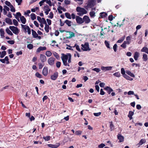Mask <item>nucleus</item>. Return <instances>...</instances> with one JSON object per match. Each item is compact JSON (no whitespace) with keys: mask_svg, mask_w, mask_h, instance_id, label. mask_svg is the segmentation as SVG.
Returning a JSON list of instances; mask_svg holds the SVG:
<instances>
[{"mask_svg":"<svg viewBox=\"0 0 148 148\" xmlns=\"http://www.w3.org/2000/svg\"><path fill=\"white\" fill-rule=\"evenodd\" d=\"M71 56L70 53H68L66 55L62 54L61 57V58L62 60L63 64L65 66H69V63L71 62Z\"/></svg>","mask_w":148,"mask_h":148,"instance_id":"obj_1","label":"nucleus"},{"mask_svg":"<svg viewBox=\"0 0 148 148\" xmlns=\"http://www.w3.org/2000/svg\"><path fill=\"white\" fill-rule=\"evenodd\" d=\"M96 1L95 0H88L87 3L86 4V5L84 6V8L88 10L89 8H91L92 10H95V8H93L96 4Z\"/></svg>","mask_w":148,"mask_h":148,"instance_id":"obj_2","label":"nucleus"},{"mask_svg":"<svg viewBox=\"0 0 148 148\" xmlns=\"http://www.w3.org/2000/svg\"><path fill=\"white\" fill-rule=\"evenodd\" d=\"M76 10L78 12L77 14L79 16L86 14L87 13V12L85 9L79 7H77L76 8Z\"/></svg>","mask_w":148,"mask_h":148,"instance_id":"obj_3","label":"nucleus"},{"mask_svg":"<svg viewBox=\"0 0 148 148\" xmlns=\"http://www.w3.org/2000/svg\"><path fill=\"white\" fill-rule=\"evenodd\" d=\"M22 29L23 32L26 33H27L29 35L31 34V30L29 26L27 25H23L21 24V25Z\"/></svg>","mask_w":148,"mask_h":148,"instance_id":"obj_4","label":"nucleus"},{"mask_svg":"<svg viewBox=\"0 0 148 148\" xmlns=\"http://www.w3.org/2000/svg\"><path fill=\"white\" fill-rule=\"evenodd\" d=\"M9 29L15 34L17 35L19 33V30L17 27L14 26H10L9 27Z\"/></svg>","mask_w":148,"mask_h":148,"instance_id":"obj_5","label":"nucleus"},{"mask_svg":"<svg viewBox=\"0 0 148 148\" xmlns=\"http://www.w3.org/2000/svg\"><path fill=\"white\" fill-rule=\"evenodd\" d=\"M82 48L84 51H89L90 49L89 47V44L88 42L85 43L84 45L82 44Z\"/></svg>","mask_w":148,"mask_h":148,"instance_id":"obj_6","label":"nucleus"},{"mask_svg":"<svg viewBox=\"0 0 148 148\" xmlns=\"http://www.w3.org/2000/svg\"><path fill=\"white\" fill-rule=\"evenodd\" d=\"M55 59L53 57H51L49 58L48 60V64L51 65H53L55 63Z\"/></svg>","mask_w":148,"mask_h":148,"instance_id":"obj_7","label":"nucleus"},{"mask_svg":"<svg viewBox=\"0 0 148 148\" xmlns=\"http://www.w3.org/2000/svg\"><path fill=\"white\" fill-rule=\"evenodd\" d=\"M32 35L33 38H38L39 39L41 38V37L40 36H38V34L33 29H32Z\"/></svg>","mask_w":148,"mask_h":148,"instance_id":"obj_8","label":"nucleus"},{"mask_svg":"<svg viewBox=\"0 0 148 148\" xmlns=\"http://www.w3.org/2000/svg\"><path fill=\"white\" fill-rule=\"evenodd\" d=\"M37 20L40 23H44L45 24L47 23L46 21L44 18H41L39 16H37Z\"/></svg>","mask_w":148,"mask_h":148,"instance_id":"obj_9","label":"nucleus"},{"mask_svg":"<svg viewBox=\"0 0 148 148\" xmlns=\"http://www.w3.org/2000/svg\"><path fill=\"white\" fill-rule=\"evenodd\" d=\"M0 61L3 63H6L7 64H8L10 63L8 57L7 56L5 57L3 59H0Z\"/></svg>","mask_w":148,"mask_h":148,"instance_id":"obj_10","label":"nucleus"},{"mask_svg":"<svg viewBox=\"0 0 148 148\" xmlns=\"http://www.w3.org/2000/svg\"><path fill=\"white\" fill-rule=\"evenodd\" d=\"M83 20L84 21V22L86 24L88 23L90 21V20L89 17L86 15L84 16L83 17Z\"/></svg>","mask_w":148,"mask_h":148,"instance_id":"obj_11","label":"nucleus"},{"mask_svg":"<svg viewBox=\"0 0 148 148\" xmlns=\"http://www.w3.org/2000/svg\"><path fill=\"white\" fill-rule=\"evenodd\" d=\"M76 20L77 23L79 24H82L84 23L83 18L78 16H76Z\"/></svg>","mask_w":148,"mask_h":148,"instance_id":"obj_12","label":"nucleus"},{"mask_svg":"<svg viewBox=\"0 0 148 148\" xmlns=\"http://www.w3.org/2000/svg\"><path fill=\"white\" fill-rule=\"evenodd\" d=\"M60 32H65L66 33H69V37H67V38H71L74 37L75 36V34L73 32H69V31H60Z\"/></svg>","mask_w":148,"mask_h":148,"instance_id":"obj_13","label":"nucleus"},{"mask_svg":"<svg viewBox=\"0 0 148 148\" xmlns=\"http://www.w3.org/2000/svg\"><path fill=\"white\" fill-rule=\"evenodd\" d=\"M48 68L47 66H45L42 71V73L45 76H47L48 74Z\"/></svg>","mask_w":148,"mask_h":148,"instance_id":"obj_14","label":"nucleus"},{"mask_svg":"<svg viewBox=\"0 0 148 148\" xmlns=\"http://www.w3.org/2000/svg\"><path fill=\"white\" fill-rule=\"evenodd\" d=\"M60 144L59 143H57L55 145L48 144L47 145L50 147L51 148H57L59 146Z\"/></svg>","mask_w":148,"mask_h":148,"instance_id":"obj_15","label":"nucleus"},{"mask_svg":"<svg viewBox=\"0 0 148 148\" xmlns=\"http://www.w3.org/2000/svg\"><path fill=\"white\" fill-rule=\"evenodd\" d=\"M58 76V73L57 72H55L53 75L51 77V79L53 80H56Z\"/></svg>","mask_w":148,"mask_h":148,"instance_id":"obj_16","label":"nucleus"},{"mask_svg":"<svg viewBox=\"0 0 148 148\" xmlns=\"http://www.w3.org/2000/svg\"><path fill=\"white\" fill-rule=\"evenodd\" d=\"M146 140L144 139H142L140 140L139 143L136 145L138 147H139L140 146L142 145L143 144L145 143L146 142Z\"/></svg>","mask_w":148,"mask_h":148,"instance_id":"obj_17","label":"nucleus"},{"mask_svg":"<svg viewBox=\"0 0 148 148\" xmlns=\"http://www.w3.org/2000/svg\"><path fill=\"white\" fill-rule=\"evenodd\" d=\"M40 59L42 62H45L46 60V57L45 55L41 54L40 55Z\"/></svg>","mask_w":148,"mask_h":148,"instance_id":"obj_18","label":"nucleus"},{"mask_svg":"<svg viewBox=\"0 0 148 148\" xmlns=\"http://www.w3.org/2000/svg\"><path fill=\"white\" fill-rule=\"evenodd\" d=\"M47 48L45 47H40L36 50V52L37 53H39L41 51H44L46 50Z\"/></svg>","mask_w":148,"mask_h":148,"instance_id":"obj_19","label":"nucleus"},{"mask_svg":"<svg viewBox=\"0 0 148 148\" xmlns=\"http://www.w3.org/2000/svg\"><path fill=\"white\" fill-rule=\"evenodd\" d=\"M118 139L119 140V142H123L124 141V137L120 134H118L117 136Z\"/></svg>","mask_w":148,"mask_h":148,"instance_id":"obj_20","label":"nucleus"},{"mask_svg":"<svg viewBox=\"0 0 148 148\" xmlns=\"http://www.w3.org/2000/svg\"><path fill=\"white\" fill-rule=\"evenodd\" d=\"M112 66H106L104 67L102 66V71H105L111 70L112 69Z\"/></svg>","mask_w":148,"mask_h":148,"instance_id":"obj_21","label":"nucleus"},{"mask_svg":"<svg viewBox=\"0 0 148 148\" xmlns=\"http://www.w3.org/2000/svg\"><path fill=\"white\" fill-rule=\"evenodd\" d=\"M5 21L6 23L9 25H11L12 24V20L9 18H6L5 19Z\"/></svg>","mask_w":148,"mask_h":148,"instance_id":"obj_22","label":"nucleus"},{"mask_svg":"<svg viewBox=\"0 0 148 148\" xmlns=\"http://www.w3.org/2000/svg\"><path fill=\"white\" fill-rule=\"evenodd\" d=\"M20 19L21 22L23 24H25L26 21V19L23 16L20 17Z\"/></svg>","mask_w":148,"mask_h":148,"instance_id":"obj_23","label":"nucleus"},{"mask_svg":"<svg viewBox=\"0 0 148 148\" xmlns=\"http://www.w3.org/2000/svg\"><path fill=\"white\" fill-rule=\"evenodd\" d=\"M5 32L4 30L3 29H0V34L1 38H4V36Z\"/></svg>","mask_w":148,"mask_h":148,"instance_id":"obj_24","label":"nucleus"},{"mask_svg":"<svg viewBox=\"0 0 148 148\" xmlns=\"http://www.w3.org/2000/svg\"><path fill=\"white\" fill-rule=\"evenodd\" d=\"M139 57V53L138 52L136 51L134 53V58L135 60H138V58Z\"/></svg>","mask_w":148,"mask_h":148,"instance_id":"obj_25","label":"nucleus"},{"mask_svg":"<svg viewBox=\"0 0 148 148\" xmlns=\"http://www.w3.org/2000/svg\"><path fill=\"white\" fill-rule=\"evenodd\" d=\"M104 89L106 90L108 92H111L113 91L112 89L110 87L107 86L104 88Z\"/></svg>","mask_w":148,"mask_h":148,"instance_id":"obj_26","label":"nucleus"},{"mask_svg":"<svg viewBox=\"0 0 148 148\" xmlns=\"http://www.w3.org/2000/svg\"><path fill=\"white\" fill-rule=\"evenodd\" d=\"M64 23L68 25L69 26H71L72 25V22L71 21L69 20H66L64 21Z\"/></svg>","mask_w":148,"mask_h":148,"instance_id":"obj_27","label":"nucleus"},{"mask_svg":"<svg viewBox=\"0 0 148 148\" xmlns=\"http://www.w3.org/2000/svg\"><path fill=\"white\" fill-rule=\"evenodd\" d=\"M141 51L145 52L148 54V48L145 47H144L141 49Z\"/></svg>","mask_w":148,"mask_h":148,"instance_id":"obj_28","label":"nucleus"},{"mask_svg":"<svg viewBox=\"0 0 148 148\" xmlns=\"http://www.w3.org/2000/svg\"><path fill=\"white\" fill-rule=\"evenodd\" d=\"M126 72L127 74L130 75V76L134 77H135V75L134 74L132 73L129 70H127L126 71Z\"/></svg>","mask_w":148,"mask_h":148,"instance_id":"obj_29","label":"nucleus"},{"mask_svg":"<svg viewBox=\"0 0 148 148\" xmlns=\"http://www.w3.org/2000/svg\"><path fill=\"white\" fill-rule=\"evenodd\" d=\"M21 14L20 12H17L15 15V18L18 20H19V17H21Z\"/></svg>","mask_w":148,"mask_h":148,"instance_id":"obj_30","label":"nucleus"},{"mask_svg":"<svg viewBox=\"0 0 148 148\" xmlns=\"http://www.w3.org/2000/svg\"><path fill=\"white\" fill-rule=\"evenodd\" d=\"M5 31L6 33L9 35H10V36H12L13 35V34H12V32L8 28H7L6 29Z\"/></svg>","mask_w":148,"mask_h":148,"instance_id":"obj_31","label":"nucleus"},{"mask_svg":"<svg viewBox=\"0 0 148 148\" xmlns=\"http://www.w3.org/2000/svg\"><path fill=\"white\" fill-rule=\"evenodd\" d=\"M143 59L144 61L146 62L148 60L147 55L146 54H143Z\"/></svg>","mask_w":148,"mask_h":148,"instance_id":"obj_32","label":"nucleus"},{"mask_svg":"<svg viewBox=\"0 0 148 148\" xmlns=\"http://www.w3.org/2000/svg\"><path fill=\"white\" fill-rule=\"evenodd\" d=\"M123 77L126 79H127L130 80V81H132L133 80V78H131L130 76H129L128 75H127V74H125L123 76Z\"/></svg>","mask_w":148,"mask_h":148,"instance_id":"obj_33","label":"nucleus"},{"mask_svg":"<svg viewBox=\"0 0 148 148\" xmlns=\"http://www.w3.org/2000/svg\"><path fill=\"white\" fill-rule=\"evenodd\" d=\"M44 10L45 11H50L51 10V9L49 6L46 5H45L44 7Z\"/></svg>","mask_w":148,"mask_h":148,"instance_id":"obj_34","label":"nucleus"},{"mask_svg":"<svg viewBox=\"0 0 148 148\" xmlns=\"http://www.w3.org/2000/svg\"><path fill=\"white\" fill-rule=\"evenodd\" d=\"M30 16L31 19L32 20H34L36 19V16L35 14L33 13H32L30 15Z\"/></svg>","mask_w":148,"mask_h":148,"instance_id":"obj_35","label":"nucleus"},{"mask_svg":"<svg viewBox=\"0 0 148 148\" xmlns=\"http://www.w3.org/2000/svg\"><path fill=\"white\" fill-rule=\"evenodd\" d=\"M49 26L48 25L47 23L45 24V31L47 32L48 33L49 32Z\"/></svg>","mask_w":148,"mask_h":148,"instance_id":"obj_36","label":"nucleus"},{"mask_svg":"<svg viewBox=\"0 0 148 148\" xmlns=\"http://www.w3.org/2000/svg\"><path fill=\"white\" fill-rule=\"evenodd\" d=\"M6 54V52L5 51H3L1 52L0 58H3Z\"/></svg>","mask_w":148,"mask_h":148,"instance_id":"obj_37","label":"nucleus"},{"mask_svg":"<svg viewBox=\"0 0 148 148\" xmlns=\"http://www.w3.org/2000/svg\"><path fill=\"white\" fill-rule=\"evenodd\" d=\"M53 56L57 59H58L60 58V56L58 54L55 52H53Z\"/></svg>","mask_w":148,"mask_h":148,"instance_id":"obj_38","label":"nucleus"},{"mask_svg":"<svg viewBox=\"0 0 148 148\" xmlns=\"http://www.w3.org/2000/svg\"><path fill=\"white\" fill-rule=\"evenodd\" d=\"M90 16L92 18H94L95 16V13L93 11H91L89 13Z\"/></svg>","mask_w":148,"mask_h":148,"instance_id":"obj_39","label":"nucleus"},{"mask_svg":"<svg viewBox=\"0 0 148 148\" xmlns=\"http://www.w3.org/2000/svg\"><path fill=\"white\" fill-rule=\"evenodd\" d=\"M73 47H75L76 49L79 52L81 51V50L79 46L77 45L76 44H75V45Z\"/></svg>","mask_w":148,"mask_h":148,"instance_id":"obj_40","label":"nucleus"},{"mask_svg":"<svg viewBox=\"0 0 148 148\" xmlns=\"http://www.w3.org/2000/svg\"><path fill=\"white\" fill-rule=\"evenodd\" d=\"M66 17L68 18L71 19V17L70 14L68 12H66L65 14Z\"/></svg>","mask_w":148,"mask_h":148,"instance_id":"obj_41","label":"nucleus"},{"mask_svg":"<svg viewBox=\"0 0 148 148\" xmlns=\"http://www.w3.org/2000/svg\"><path fill=\"white\" fill-rule=\"evenodd\" d=\"M52 54V53L50 51H47L45 53V55L47 57L50 56Z\"/></svg>","mask_w":148,"mask_h":148,"instance_id":"obj_42","label":"nucleus"},{"mask_svg":"<svg viewBox=\"0 0 148 148\" xmlns=\"http://www.w3.org/2000/svg\"><path fill=\"white\" fill-rule=\"evenodd\" d=\"M105 44L106 46L108 48H110V44L106 40H105Z\"/></svg>","mask_w":148,"mask_h":148,"instance_id":"obj_43","label":"nucleus"},{"mask_svg":"<svg viewBox=\"0 0 148 148\" xmlns=\"http://www.w3.org/2000/svg\"><path fill=\"white\" fill-rule=\"evenodd\" d=\"M114 76H115L116 77H120L121 74L119 72H116L113 74Z\"/></svg>","mask_w":148,"mask_h":148,"instance_id":"obj_44","label":"nucleus"},{"mask_svg":"<svg viewBox=\"0 0 148 148\" xmlns=\"http://www.w3.org/2000/svg\"><path fill=\"white\" fill-rule=\"evenodd\" d=\"M37 10H39V8L38 7H36L35 8H32L31 9V11L33 12H35Z\"/></svg>","mask_w":148,"mask_h":148,"instance_id":"obj_45","label":"nucleus"},{"mask_svg":"<svg viewBox=\"0 0 148 148\" xmlns=\"http://www.w3.org/2000/svg\"><path fill=\"white\" fill-rule=\"evenodd\" d=\"M27 48L30 49H31L33 48V46L32 44H29L27 46Z\"/></svg>","mask_w":148,"mask_h":148,"instance_id":"obj_46","label":"nucleus"},{"mask_svg":"<svg viewBox=\"0 0 148 148\" xmlns=\"http://www.w3.org/2000/svg\"><path fill=\"white\" fill-rule=\"evenodd\" d=\"M35 75L36 77L40 78H42V75L40 73H39L38 72H36V73Z\"/></svg>","mask_w":148,"mask_h":148,"instance_id":"obj_47","label":"nucleus"},{"mask_svg":"<svg viewBox=\"0 0 148 148\" xmlns=\"http://www.w3.org/2000/svg\"><path fill=\"white\" fill-rule=\"evenodd\" d=\"M82 133V132L80 130H78L75 132V134L77 135H80Z\"/></svg>","mask_w":148,"mask_h":148,"instance_id":"obj_48","label":"nucleus"},{"mask_svg":"<svg viewBox=\"0 0 148 148\" xmlns=\"http://www.w3.org/2000/svg\"><path fill=\"white\" fill-rule=\"evenodd\" d=\"M13 22L14 25L16 26H17L18 25V23L16 19H14L13 20Z\"/></svg>","mask_w":148,"mask_h":148,"instance_id":"obj_49","label":"nucleus"},{"mask_svg":"<svg viewBox=\"0 0 148 148\" xmlns=\"http://www.w3.org/2000/svg\"><path fill=\"white\" fill-rule=\"evenodd\" d=\"M43 138L45 140L47 141H49L50 139V136H47L46 137H43Z\"/></svg>","mask_w":148,"mask_h":148,"instance_id":"obj_50","label":"nucleus"},{"mask_svg":"<svg viewBox=\"0 0 148 148\" xmlns=\"http://www.w3.org/2000/svg\"><path fill=\"white\" fill-rule=\"evenodd\" d=\"M124 38L125 37H122L119 40L117 41V43H121L122 42L124 39Z\"/></svg>","mask_w":148,"mask_h":148,"instance_id":"obj_51","label":"nucleus"},{"mask_svg":"<svg viewBox=\"0 0 148 148\" xmlns=\"http://www.w3.org/2000/svg\"><path fill=\"white\" fill-rule=\"evenodd\" d=\"M110 127L111 131L114 130V126L112 123V122H110Z\"/></svg>","mask_w":148,"mask_h":148,"instance_id":"obj_52","label":"nucleus"},{"mask_svg":"<svg viewBox=\"0 0 148 148\" xmlns=\"http://www.w3.org/2000/svg\"><path fill=\"white\" fill-rule=\"evenodd\" d=\"M121 73L123 75V76L125 74V71L123 68H122L121 69Z\"/></svg>","mask_w":148,"mask_h":148,"instance_id":"obj_53","label":"nucleus"},{"mask_svg":"<svg viewBox=\"0 0 148 148\" xmlns=\"http://www.w3.org/2000/svg\"><path fill=\"white\" fill-rule=\"evenodd\" d=\"M5 4L8 6L10 7L12 5L8 1H6L5 2Z\"/></svg>","mask_w":148,"mask_h":148,"instance_id":"obj_54","label":"nucleus"},{"mask_svg":"<svg viewBox=\"0 0 148 148\" xmlns=\"http://www.w3.org/2000/svg\"><path fill=\"white\" fill-rule=\"evenodd\" d=\"M10 11L12 12H15V10L14 7L12 5H11L10 7Z\"/></svg>","mask_w":148,"mask_h":148,"instance_id":"obj_55","label":"nucleus"},{"mask_svg":"<svg viewBox=\"0 0 148 148\" xmlns=\"http://www.w3.org/2000/svg\"><path fill=\"white\" fill-rule=\"evenodd\" d=\"M113 18H114V17L112 15H109L108 17L109 20L110 21L113 20Z\"/></svg>","mask_w":148,"mask_h":148,"instance_id":"obj_56","label":"nucleus"},{"mask_svg":"<svg viewBox=\"0 0 148 148\" xmlns=\"http://www.w3.org/2000/svg\"><path fill=\"white\" fill-rule=\"evenodd\" d=\"M76 1H78L79 2L78 3L79 5H81L83 3V0H74Z\"/></svg>","mask_w":148,"mask_h":148,"instance_id":"obj_57","label":"nucleus"},{"mask_svg":"<svg viewBox=\"0 0 148 148\" xmlns=\"http://www.w3.org/2000/svg\"><path fill=\"white\" fill-rule=\"evenodd\" d=\"M38 65L39 66V69H41L44 65V64H42L40 63L38 64Z\"/></svg>","mask_w":148,"mask_h":148,"instance_id":"obj_58","label":"nucleus"},{"mask_svg":"<svg viewBox=\"0 0 148 148\" xmlns=\"http://www.w3.org/2000/svg\"><path fill=\"white\" fill-rule=\"evenodd\" d=\"M61 63L59 61H58L56 63V66L57 68H59L61 66Z\"/></svg>","mask_w":148,"mask_h":148,"instance_id":"obj_59","label":"nucleus"},{"mask_svg":"<svg viewBox=\"0 0 148 148\" xmlns=\"http://www.w3.org/2000/svg\"><path fill=\"white\" fill-rule=\"evenodd\" d=\"M117 45L115 44L113 46V49L114 52H116L117 51Z\"/></svg>","mask_w":148,"mask_h":148,"instance_id":"obj_60","label":"nucleus"},{"mask_svg":"<svg viewBox=\"0 0 148 148\" xmlns=\"http://www.w3.org/2000/svg\"><path fill=\"white\" fill-rule=\"evenodd\" d=\"M94 115L96 116H98L100 115L101 114V112H99L98 113H93Z\"/></svg>","mask_w":148,"mask_h":148,"instance_id":"obj_61","label":"nucleus"},{"mask_svg":"<svg viewBox=\"0 0 148 148\" xmlns=\"http://www.w3.org/2000/svg\"><path fill=\"white\" fill-rule=\"evenodd\" d=\"M7 42L9 43L11 45H13L14 43V41L13 40H10L7 41Z\"/></svg>","mask_w":148,"mask_h":148,"instance_id":"obj_62","label":"nucleus"},{"mask_svg":"<svg viewBox=\"0 0 148 148\" xmlns=\"http://www.w3.org/2000/svg\"><path fill=\"white\" fill-rule=\"evenodd\" d=\"M121 46L124 49H125L126 47V45L124 42L121 45Z\"/></svg>","mask_w":148,"mask_h":148,"instance_id":"obj_63","label":"nucleus"},{"mask_svg":"<svg viewBox=\"0 0 148 148\" xmlns=\"http://www.w3.org/2000/svg\"><path fill=\"white\" fill-rule=\"evenodd\" d=\"M3 7L4 8L3 9H4L5 10L8 11L10 10V8L7 6L4 5V6Z\"/></svg>","mask_w":148,"mask_h":148,"instance_id":"obj_64","label":"nucleus"}]
</instances>
